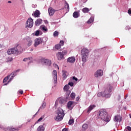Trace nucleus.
Wrapping results in <instances>:
<instances>
[{"mask_svg":"<svg viewBox=\"0 0 131 131\" xmlns=\"http://www.w3.org/2000/svg\"><path fill=\"white\" fill-rule=\"evenodd\" d=\"M112 89H113V86H112L111 84H109L107 88L104 91L103 94V97L104 98L108 99L111 97V94H110V93L112 92Z\"/></svg>","mask_w":131,"mask_h":131,"instance_id":"nucleus-1","label":"nucleus"},{"mask_svg":"<svg viewBox=\"0 0 131 131\" xmlns=\"http://www.w3.org/2000/svg\"><path fill=\"white\" fill-rule=\"evenodd\" d=\"M57 116L55 118L56 121H61L64 117L65 114L62 108H59L57 111Z\"/></svg>","mask_w":131,"mask_h":131,"instance_id":"nucleus-2","label":"nucleus"},{"mask_svg":"<svg viewBox=\"0 0 131 131\" xmlns=\"http://www.w3.org/2000/svg\"><path fill=\"white\" fill-rule=\"evenodd\" d=\"M107 117V112L106 110L104 109H101L99 112L98 117L101 120H105V118Z\"/></svg>","mask_w":131,"mask_h":131,"instance_id":"nucleus-3","label":"nucleus"},{"mask_svg":"<svg viewBox=\"0 0 131 131\" xmlns=\"http://www.w3.org/2000/svg\"><path fill=\"white\" fill-rule=\"evenodd\" d=\"M41 63L42 65H45L46 66H51V65H52V62L51 60L45 58L41 59Z\"/></svg>","mask_w":131,"mask_h":131,"instance_id":"nucleus-4","label":"nucleus"},{"mask_svg":"<svg viewBox=\"0 0 131 131\" xmlns=\"http://www.w3.org/2000/svg\"><path fill=\"white\" fill-rule=\"evenodd\" d=\"M26 27L31 28L33 26V19L31 18H28L26 24Z\"/></svg>","mask_w":131,"mask_h":131,"instance_id":"nucleus-5","label":"nucleus"},{"mask_svg":"<svg viewBox=\"0 0 131 131\" xmlns=\"http://www.w3.org/2000/svg\"><path fill=\"white\" fill-rule=\"evenodd\" d=\"M15 52H16V55H17V54H20L23 52V48L21 47V46H20V45H18L16 47V48H15Z\"/></svg>","mask_w":131,"mask_h":131,"instance_id":"nucleus-6","label":"nucleus"},{"mask_svg":"<svg viewBox=\"0 0 131 131\" xmlns=\"http://www.w3.org/2000/svg\"><path fill=\"white\" fill-rule=\"evenodd\" d=\"M42 43V39L40 38H37L35 39V43H34V46L36 48L37 46L40 45Z\"/></svg>","mask_w":131,"mask_h":131,"instance_id":"nucleus-7","label":"nucleus"},{"mask_svg":"<svg viewBox=\"0 0 131 131\" xmlns=\"http://www.w3.org/2000/svg\"><path fill=\"white\" fill-rule=\"evenodd\" d=\"M103 71L101 70H98L94 74L95 77L98 78L100 76H103Z\"/></svg>","mask_w":131,"mask_h":131,"instance_id":"nucleus-8","label":"nucleus"},{"mask_svg":"<svg viewBox=\"0 0 131 131\" xmlns=\"http://www.w3.org/2000/svg\"><path fill=\"white\" fill-rule=\"evenodd\" d=\"M22 126H23V125H21L16 128L8 127L7 128V129H9L10 131H18L20 130V128H22Z\"/></svg>","mask_w":131,"mask_h":131,"instance_id":"nucleus-9","label":"nucleus"},{"mask_svg":"<svg viewBox=\"0 0 131 131\" xmlns=\"http://www.w3.org/2000/svg\"><path fill=\"white\" fill-rule=\"evenodd\" d=\"M121 120H122V118L121 116H120V115H116L114 118V121H115V122H118V121L120 122Z\"/></svg>","mask_w":131,"mask_h":131,"instance_id":"nucleus-10","label":"nucleus"},{"mask_svg":"<svg viewBox=\"0 0 131 131\" xmlns=\"http://www.w3.org/2000/svg\"><path fill=\"white\" fill-rule=\"evenodd\" d=\"M67 107L69 110H72L74 105H73V101H69L67 103Z\"/></svg>","mask_w":131,"mask_h":131,"instance_id":"nucleus-11","label":"nucleus"},{"mask_svg":"<svg viewBox=\"0 0 131 131\" xmlns=\"http://www.w3.org/2000/svg\"><path fill=\"white\" fill-rule=\"evenodd\" d=\"M56 57L57 60H61L62 59H64V56L63 55L62 52H59L56 54Z\"/></svg>","mask_w":131,"mask_h":131,"instance_id":"nucleus-12","label":"nucleus"},{"mask_svg":"<svg viewBox=\"0 0 131 131\" xmlns=\"http://www.w3.org/2000/svg\"><path fill=\"white\" fill-rule=\"evenodd\" d=\"M90 53V51L88 49H83L81 50V55H84L85 56H89V53Z\"/></svg>","mask_w":131,"mask_h":131,"instance_id":"nucleus-13","label":"nucleus"},{"mask_svg":"<svg viewBox=\"0 0 131 131\" xmlns=\"http://www.w3.org/2000/svg\"><path fill=\"white\" fill-rule=\"evenodd\" d=\"M55 12H56V11L55 10V9H54L52 7H50L48 9V13H49V14L50 16H53V15H54V14H55Z\"/></svg>","mask_w":131,"mask_h":131,"instance_id":"nucleus-14","label":"nucleus"},{"mask_svg":"<svg viewBox=\"0 0 131 131\" xmlns=\"http://www.w3.org/2000/svg\"><path fill=\"white\" fill-rule=\"evenodd\" d=\"M26 39L27 40V46L28 47H30L32 45V39H31V38L30 37H27L26 38Z\"/></svg>","mask_w":131,"mask_h":131,"instance_id":"nucleus-15","label":"nucleus"},{"mask_svg":"<svg viewBox=\"0 0 131 131\" xmlns=\"http://www.w3.org/2000/svg\"><path fill=\"white\" fill-rule=\"evenodd\" d=\"M16 53V51L15 50V48L10 49L7 51V53L8 55H12V54H15L17 55Z\"/></svg>","mask_w":131,"mask_h":131,"instance_id":"nucleus-16","label":"nucleus"},{"mask_svg":"<svg viewBox=\"0 0 131 131\" xmlns=\"http://www.w3.org/2000/svg\"><path fill=\"white\" fill-rule=\"evenodd\" d=\"M53 76L54 81V83H57V71L54 70L53 72Z\"/></svg>","mask_w":131,"mask_h":131,"instance_id":"nucleus-17","label":"nucleus"},{"mask_svg":"<svg viewBox=\"0 0 131 131\" xmlns=\"http://www.w3.org/2000/svg\"><path fill=\"white\" fill-rule=\"evenodd\" d=\"M42 23V20L40 18H38L35 22V26H39Z\"/></svg>","mask_w":131,"mask_h":131,"instance_id":"nucleus-18","label":"nucleus"},{"mask_svg":"<svg viewBox=\"0 0 131 131\" xmlns=\"http://www.w3.org/2000/svg\"><path fill=\"white\" fill-rule=\"evenodd\" d=\"M62 76H63L62 78L64 80L66 79V78H67V76L68 75V72H67V71H62Z\"/></svg>","mask_w":131,"mask_h":131,"instance_id":"nucleus-19","label":"nucleus"},{"mask_svg":"<svg viewBox=\"0 0 131 131\" xmlns=\"http://www.w3.org/2000/svg\"><path fill=\"white\" fill-rule=\"evenodd\" d=\"M70 88V86H69V85H66L63 87L64 91H65L66 92H67L69 95L70 94V91H68V90H69Z\"/></svg>","mask_w":131,"mask_h":131,"instance_id":"nucleus-20","label":"nucleus"},{"mask_svg":"<svg viewBox=\"0 0 131 131\" xmlns=\"http://www.w3.org/2000/svg\"><path fill=\"white\" fill-rule=\"evenodd\" d=\"M69 63H74L75 62V58L73 57H70L68 58L67 60Z\"/></svg>","mask_w":131,"mask_h":131,"instance_id":"nucleus-21","label":"nucleus"},{"mask_svg":"<svg viewBox=\"0 0 131 131\" xmlns=\"http://www.w3.org/2000/svg\"><path fill=\"white\" fill-rule=\"evenodd\" d=\"M34 17L38 18L39 17V15H40V12L39 10H36L34 12Z\"/></svg>","mask_w":131,"mask_h":131,"instance_id":"nucleus-22","label":"nucleus"},{"mask_svg":"<svg viewBox=\"0 0 131 131\" xmlns=\"http://www.w3.org/2000/svg\"><path fill=\"white\" fill-rule=\"evenodd\" d=\"M73 16L74 17V18H78V17H79V11L74 12L73 14Z\"/></svg>","mask_w":131,"mask_h":131,"instance_id":"nucleus-23","label":"nucleus"},{"mask_svg":"<svg viewBox=\"0 0 131 131\" xmlns=\"http://www.w3.org/2000/svg\"><path fill=\"white\" fill-rule=\"evenodd\" d=\"M82 11L84 14H86V13H89L90 12V9L88 8L85 7L82 9Z\"/></svg>","mask_w":131,"mask_h":131,"instance_id":"nucleus-24","label":"nucleus"},{"mask_svg":"<svg viewBox=\"0 0 131 131\" xmlns=\"http://www.w3.org/2000/svg\"><path fill=\"white\" fill-rule=\"evenodd\" d=\"M86 58H88V55H82V60L83 63L86 62Z\"/></svg>","mask_w":131,"mask_h":131,"instance_id":"nucleus-25","label":"nucleus"},{"mask_svg":"<svg viewBox=\"0 0 131 131\" xmlns=\"http://www.w3.org/2000/svg\"><path fill=\"white\" fill-rule=\"evenodd\" d=\"M37 131H45V127L42 125H40L37 129Z\"/></svg>","mask_w":131,"mask_h":131,"instance_id":"nucleus-26","label":"nucleus"},{"mask_svg":"<svg viewBox=\"0 0 131 131\" xmlns=\"http://www.w3.org/2000/svg\"><path fill=\"white\" fill-rule=\"evenodd\" d=\"M96 107V105H90L88 110V112H90V111H92V110H93V109H94V108Z\"/></svg>","mask_w":131,"mask_h":131,"instance_id":"nucleus-27","label":"nucleus"},{"mask_svg":"<svg viewBox=\"0 0 131 131\" xmlns=\"http://www.w3.org/2000/svg\"><path fill=\"white\" fill-rule=\"evenodd\" d=\"M103 121H105V122H109V121H110V117L106 115V117L105 118V120H103Z\"/></svg>","mask_w":131,"mask_h":131,"instance_id":"nucleus-28","label":"nucleus"},{"mask_svg":"<svg viewBox=\"0 0 131 131\" xmlns=\"http://www.w3.org/2000/svg\"><path fill=\"white\" fill-rule=\"evenodd\" d=\"M41 28H42V31H44V32H47V31H48V28L45 26H42Z\"/></svg>","mask_w":131,"mask_h":131,"instance_id":"nucleus-29","label":"nucleus"},{"mask_svg":"<svg viewBox=\"0 0 131 131\" xmlns=\"http://www.w3.org/2000/svg\"><path fill=\"white\" fill-rule=\"evenodd\" d=\"M94 21V18L93 17H91L89 20L87 21L88 24H91Z\"/></svg>","mask_w":131,"mask_h":131,"instance_id":"nucleus-30","label":"nucleus"},{"mask_svg":"<svg viewBox=\"0 0 131 131\" xmlns=\"http://www.w3.org/2000/svg\"><path fill=\"white\" fill-rule=\"evenodd\" d=\"M42 119H43V117H41L39 119H38V120L35 123L34 125H35V124H36V123H38V122H40V121H41L42 120Z\"/></svg>","mask_w":131,"mask_h":131,"instance_id":"nucleus-31","label":"nucleus"},{"mask_svg":"<svg viewBox=\"0 0 131 131\" xmlns=\"http://www.w3.org/2000/svg\"><path fill=\"white\" fill-rule=\"evenodd\" d=\"M61 45H59V44H57V45H56L55 46V48L56 49V50H60V49H61Z\"/></svg>","mask_w":131,"mask_h":131,"instance_id":"nucleus-32","label":"nucleus"},{"mask_svg":"<svg viewBox=\"0 0 131 131\" xmlns=\"http://www.w3.org/2000/svg\"><path fill=\"white\" fill-rule=\"evenodd\" d=\"M9 78H10V76H7L5 78H4V79L3 80V82L4 83L7 82V81H8V79H9Z\"/></svg>","mask_w":131,"mask_h":131,"instance_id":"nucleus-33","label":"nucleus"},{"mask_svg":"<svg viewBox=\"0 0 131 131\" xmlns=\"http://www.w3.org/2000/svg\"><path fill=\"white\" fill-rule=\"evenodd\" d=\"M97 97H104V92H99L97 94Z\"/></svg>","mask_w":131,"mask_h":131,"instance_id":"nucleus-34","label":"nucleus"},{"mask_svg":"<svg viewBox=\"0 0 131 131\" xmlns=\"http://www.w3.org/2000/svg\"><path fill=\"white\" fill-rule=\"evenodd\" d=\"M59 35V32L55 31L53 33V36L54 37H56V36H58Z\"/></svg>","mask_w":131,"mask_h":131,"instance_id":"nucleus-35","label":"nucleus"},{"mask_svg":"<svg viewBox=\"0 0 131 131\" xmlns=\"http://www.w3.org/2000/svg\"><path fill=\"white\" fill-rule=\"evenodd\" d=\"M71 98H72V99H75V93H72L71 94Z\"/></svg>","mask_w":131,"mask_h":131,"instance_id":"nucleus-36","label":"nucleus"},{"mask_svg":"<svg viewBox=\"0 0 131 131\" xmlns=\"http://www.w3.org/2000/svg\"><path fill=\"white\" fill-rule=\"evenodd\" d=\"M82 128L84 129H86V128H88V124H84L82 125Z\"/></svg>","mask_w":131,"mask_h":131,"instance_id":"nucleus-37","label":"nucleus"},{"mask_svg":"<svg viewBox=\"0 0 131 131\" xmlns=\"http://www.w3.org/2000/svg\"><path fill=\"white\" fill-rule=\"evenodd\" d=\"M35 35L36 36H38V35H39V30H37L35 32Z\"/></svg>","mask_w":131,"mask_h":131,"instance_id":"nucleus-38","label":"nucleus"},{"mask_svg":"<svg viewBox=\"0 0 131 131\" xmlns=\"http://www.w3.org/2000/svg\"><path fill=\"white\" fill-rule=\"evenodd\" d=\"M61 53L62 54V55L64 56L67 55V50H63Z\"/></svg>","mask_w":131,"mask_h":131,"instance_id":"nucleus-39","label":"nucleus"},{"mask_svg":"<svg viewBox=\"0 0 131 131\" xmlns=\"http://www.w3.org/2000/svg\"><path fill=\"white\" fill-rule=\"evenodd\" d=\"M31 59H32L31 57L26 58L23 59V61H24V62H26V61H28V60H31Z\"/></svg>","mask_w":131,"mask_h":131,"instance_id":"nucleus-40","label":"nucleus"},{"mask_svg":"<svg viewBox=\"0 0 131 131\" xmlns=\"http://www.w3.org/2000/svg\"><path fill=\"white\" fill-rule=\"evenodd\" d=\"M74 123V120L73 119H70L69 121V124L71 125L72 124V123Z\"/></svg>","mask_w":131,"mask_h":131,"instance_id":"nucleus-41","label":"nucleus"},{"mask_svg":"<svg viewBox=\"0 0 131 131\" xmlns=\"http://www.w3.org/2000/svg\"><path fill=\"white\" fill-rule=\"evenodd\" d=\"M65 7L67 9L68 11H69V4H68L67 3H66Z\"/></svg>","mask_w":131,"mask_h":131,"instance_id":"nucleus-42","label":"nucleus"},{"mask_svg":"<svg viewBox=\"0 0 131 131\" xmlns=\"http://www.w3.org/2000/svg\"><path fill=\"white\" fill-rule=\"evenodd\" d=\"M13 61V58L8 57L7 59V62H12Z\"/></svg>","mask_w":131,"mask_h":131,"instance_id":"nucleus-43","label":"nucleus"},{"mask_svg":"<svg viewBox=\"0 0 131 131\" xmlns=\"http://www.w3.org/2000/svg\"><path fill=\"white\" fill-rule=\"evenodd\" d=\"M61 47H63L64 46V41L63 40H60V44H59Z\"/></svg>","mask_w":131,"mask_h":131,"instance_id":"nucleus-44","label":"nucleus"},{"mask_svg":"<svg viewBox=\"0 0 131 131\" xmlns=\"http://www.w3.org/2000/svg\"><path fill=\"white\" fill-rule=\"evenodd\" d=\"M73 84H74V83L72 82H69L68 83V85H70V86H73Z\"/></svg>","mask_w":131,"mask_h":131,"instance_id":"nucleus-45","label":"nucleus"},{"mask_svg":"<svg viewBox=\"0 0 131 131\" xmlns=\"http://www.w3.org/2000/svg\"><path fill=\"white\" fill-rule=\"evenodd\" d=\"M0 128H1V129H3V130H6V129H7V128H6L5 127H2V125H0Z\"/></svg>","mask_w":131,"mask_h":131,"instance_id":"nucleus-46","label":"nucleus"},{"mask_svg":"<svg viewBox=\"0 0 131 131\" xmlns=\"http://www.w3.org/2000/svg\"><path fill=\"white\" fill-rule=\"evenodd\" d=\"M46 107V103H43L42 105V106L41 107V108L44 109V108Z\"/></svg>","mask_w":131,"mask_h":131,"instance_id":"nucleus-47","label":"nucleus"},{"mask_svg":"<svg viewBox=\"0 0 131 131\" xmlns=\"http://www.w3.org/2000/svg\"><path fill=\"white\" fill-rule=\"evenodd\" d=\"M73 80H75V81H77V80H78V79H77V78L75 77H73Z\"/></svg>","mask_w":131,"mask_h":131,"instance_id":"nucleus-48","label":"nucleus"},{"mask_svg":"<svg viewBox=\"0 0 131 131\" xmlns=\"http://www.w3.org/2000/svg\"><path fill=\"white\" fill-rule=\"evenodd\" d=\"M18 93L20 94V95H23V91L22 90L18 91Z\"/></svg>","mask_w":131,"mask_h":131,"instance_id":"nucleus-49","label":"nucleus"},{"mask_svg":"<svg viewBox=\"0 0 131 131\" xmlns=\"http://www.w3.org/2000/svg\"><path fill=\"white\" fill-rule=\"evenodd\" d=\"M69 128H63L62 131H68Z\"/></svg>","mask_w":131,"mask_h":131,"instance_id":"nucleus-50","label":"nucleus"},{"mask_svg":"<svg viewBox=\"0 0 131 131\" xmlns=\"http://www.w3.org/2000/svg\"><path fill=\"white\" fill-rule=\"evenodd\" d=\"M128 13L129 14V15H131V9H128Z\"/></svg>","mask_w":131,"mask_h":131,"instance_id":"nucleus-51","label":"nucleus"},{"mask_svg":"<svg viewBox=\"0 0 131 131\" xmlns=\"http://www.w3.org/2000/svg\"><path fill=\"white\" fill-rule=\"evenodd\" d=\"M127 129H128V130H131V127H130V126H127Z\"/></svg>","mask_w":131,"mask_h":131,"instance_id":"nucleus-52","label":"nucleus"},{"mask_svg":"<svg viewBox=\"0 0 131 131\" xmlns=\"http://www.w3.org/2000/svg\"><path fill=\"white\" fill-rule=\"evenodd\" d=\"M44 22H45V23L46 24H49V21H48V20H44Z\"/></svg>","mask_w":131,"mask_h":131,"instance_id":"nucleus-53","label":"nucleus"},{"mask_svg":"<svg viewBox=\"0 0 131 131\" xmlns=\"http://www.w3.org/2000/svg\"><path fill=\"white\" fill-rule=\"evenodd\" d=\"M12 75L13 76H12V77H14V76H15V73H12Z\"/></svg>","mask_w":131,"mask_h":131,"instance_id":"nucleus-54","label":"nucleus"},{"mask_svg":"<svg viewBox=\"0 0 131 131\" xmlns=\"http://www.w3.org/2000/svg\"><path fill=\"white\" fill-rule=\"evenodd\" d=\"M59 103H60V104H62V99H61L60 100Z\"/></svg>","mask_w":131,"mask_h":131,"instance_id":"nucleus-55","label":"nucleus"},{"mask_svg":"<svg viewBox=\"0 0 131 131\" xmlns=\"http://www.w3.org/2000/svg\"><path fill=\"white\" fill-rule=\"evenodd\" d=\"M8 4H12V2L11 1H8Z\"/></svg>","mask_w":131,"mask_h":131,"instance_id":"nucleus-56","label":"nucleus"},{"mask_svg":"<svg viewBox=\"0 0 131 131\" xmlns=\"http://www.w3.org/2000/svg\"><path fill=\"white\" fill-rule=\"evenodd\" d=\"M15 72H19V70H16Z\"/></svg>","mask_w":131,"mask_h":131,"instance_id":"nucleus-57","label":"nucleus"},{"mask_svg":"<svg viewBox=\"0 0 131 131\" xmlns=\"http://www.w3.org/2000/svg\"><path fill=\"white\" fill-rule=\"evenodd\" d=\"M7 84H8V83L5 84L4 85H7Z\"/></svg>","mask_w":131,"mask_h":131,"instance_id":"nucleus-58","label":"nucleus"},{"mask_svg":"<svg viewBox=\"0 0 131 131\" xmlns=\"http://www.w3.org/2000/svg\"><path fill=\"white\" fill-rule=\"evenodd\" d=\"M31 51H33V49H31Z\"/></svg>","mask_w":131,"mask_h":131,"instance_id":"nucleus-59","label":"nucleus"},{"mask_svg":"<svg viewBox=\"0 0 131 131\" xmlns=\"http://www.w3.org/2000/svg\"><path fill=\"white\" fill-rule=\"evenodd\" d=\"M57 67H58V69H59V67L57 66Z\"/></svg>","mask_w":131,"mask_h":131,"instance_id":"nucleus-60","label":"nucleus"}]
</instances>
